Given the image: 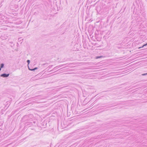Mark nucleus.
Here are the masks:
<instances>
[{"label":"nucleus","mask_w":147,"mask_h":147,"mask_svg":"<svg viewBox=\"0 0 147 147\" xmlns=\"http://www.w3.org/2000/svg\"><path fill=\"white\" fill-rule=\"evenodd\" d=\"M9 74H3L1 75V76L3 77H6L9 76Z\"/></svg>","instance_id":"obj_1"},{"label":"nucleus","mask_w":147,"mask_h":147,"mask_svg":"<svg viewBox=\"0 0 147 147\" xmlns=\"http://www.w3.org/2000/svg\"><path fill=\"white\" fill-rule=\"evenodd\" d=\"M5 18V16L3 15V14L2 12H0V18Z\"/></svg>","instance_id":"obj_2"},{"label":"nucleus","mask_w":147,"mask_h":147,"mask_svg":"<svg viewBox=\"0 0 147 147\" xmlns=\"http://www.w3.org/2000/svg\"><path fill=\"white\" fill-rule=\"evenodd\" d=\"M4 66V64H1V68H0V71L1 70V69L3 68Z\"/></svg>","instance_id":"obj_3"},{"label":"nucleus","mask_w":147,"mask_h":147,"mask_svg":"<svg viewBox=\"0 0 147 147\" xmlns=\"http://www.w3.org/2000/svg\"><path fill=\"white\" fill-rule=\"evenodd\" d=\"M103 57V56H100V57H96V59H98V58H101V57Z\"/></svg>","instance_id":"obj_4"},{"label":"nucleus","mask_w":147,"mask_h":147,"mask_svg":"<svg viewBox=\"0 0 147 147\" xmlns=\"http://www.w3.org/2000/svg\"><path fill=\"white\" fill-rule=\"evenodd\" d=\"M37 69V67H36L35 68H34V69H29V70H31V71H33V70H34L35 69Z\"/></svg>","instance_id":"obj_5"},{"label":"nucleus","mask_w":147,"mask_h":147,"mask_svg":"<svg viewBox=\"0 0 147 147\" xmlns=\"http://www.w3.org/2000/svg\"><path fill=\"white\" fill-rule=\"evenodd\" d=\"M146 45H147V43L146 44H145V45H143L142 46V47H143L144 46H146Z\"/></svg>","instance_id":"obj_6"},{"label":"nucleus","mask_w":147,"mask_h":147,"mask_svg":"<svg viewBox=\"0 0 147 147\" xmlns=\"http://www.w3.org/2000/svg\"><path fill=\"white\" fill-rule=\"evenodd\" d=\"M30 61L29 60H28L27 61V62H28V64H29L30 63Z\"/></svg>","instance_id":"obj_7"},{"label":"nucleus","mask_w":147,"mask_h":147,"mask_svg":"<svg viewBox=\"0 0 147 147\" xmlns=\"http://www.w3.org/2000/svg\"><path fill=\"white\" fill-rule=\"evenodd\" d=\"M147 73H146V74H143L142 75H147Z\"/></svg>","instance_id":"obj_8"},{"label":"nucleus","mask_w":147,"mask_h":147,"mask_svg":"<svg viewBox=\"0 0 147 147\" xmlns=\"http://www.w3.org/2000/svg\"><path fill=\"white\" fill-rule=\"evenodd\" d=\"M135 12V9H134V11H133V13H134Z\"/></svg>","instance_id":"obj_9"},{"label":"nucleus","mask_w":147,"mask_h":147,"mask_svg":"<svg viewBox=\"0 0 147 147\" xmlns=\"http://www.w3.org/2000/svg\"><path fill=\"white\" fill-rule=\"evenodd\" d=\"M141 48V47H139V49H140V48Z\"/></svg>","instance_id":"obj_10"}]
</instances>
